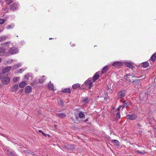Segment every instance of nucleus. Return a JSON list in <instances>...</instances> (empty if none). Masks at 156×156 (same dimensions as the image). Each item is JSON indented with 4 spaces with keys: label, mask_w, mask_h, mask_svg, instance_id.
I'll return each mask as SVG.
<instances>
[{
    "label": "nucleus",
    "mask_w": 156,
    "mask_h": 156,
    "mask_svg": "<svg viewBox=\"0 0 156 156\" xmlns=\"http://www.w3.org/2000/svg\"><path fill=\"white\" fill-rule=\"evenodd\" d=\"M8 52L9 54L11 55H14L18 53L19 52V50L17 48L12 47L9 49Z\"/></svg>",
    "instance_id": "nucleus-1"
},
{
    "label": "nucleus",
    "mask_w": 156,
    "mask_h": 156,
    "mask_svg": "<svg viewBox=\"0 0 156 156\" xmlns=\"http://www.w3.org/2000/svg\"><path fill=\"white\" fill-rule=\"evenodd\" d=\"M20 5L18 3H13L10 6V9L12 11H15L19 9Z\"/></svg>",
    "instance_id": "nucleus-2"
},
{
    "label": "nucleus",
    "mask_w": 156,
    "mask_h": 156,
    "mask_svg": "<svg viewBox=\"0 0 156 156\" xmlns=\"http://www.w3.org/2000/svg\"><path fill=\"white\" fill-rule=\"evenodd\" d=\"M92 79L89 78L84 83L85 85L88 87L89 89H90L93 85V83L92 82Z\"/></svg>",
    "instance_id": "nucleus-3"
},
{
    "label": "nucleus",
    "mask_w": 156,
    "mask_h": 156,
    "mask_svg": "<svg viewBox=\"0 0 156 156\" xmlns=\"http://www.w3.org/2000/svg\"><path fill=\"white\" fill-rule=\"evenodd\" d=\"M10 79L8 76L4 77L1 80L2 83L4 85H7L10 82Z\"/></svg>",
    "instance_id": "nucleus-4"
},
{
    "label": "nucleus",
    "mask_w": 156,
    "mask_h": 156,
    "mask_svg": "<svg viewBox=\"0 0 156 156\" xmlns=\"http://www.w3.org/2000/svg\"><path fill=\"white\" fill-rule=\"evenodd\" d=\"M7 154L9 156H18L17 154L12 150L7 148Z\"/></svg>",
    "instance_id": "nucleus-5"
},
{
    "label": "nucleus",
    "mask_w": 156,
    "mask_h": 156,
    "mask_svg": "<svg viewBox=\"0 0 156 156\" xmlns=\"http://www.w3.org/2000/svg\"><path fill=\"white\" fill-rule=\"evenodd\" d=\"M127 119L130 120L135 119L137 116L134 114H128L127 115Z\"/></svg>",
    "instance_id": "nucleus-6"
},
{
    "label": "nucleus",
    "mask_w": 156,
    "mask_h": 156,
    "mask_svg": "<svg viewBox=\"0 0 156 156\" xmlns=\"http://www.w3.org/2000/svg\"><path fill=\"white\" fill-rule=\"evenodd\" d=\"M125 96L124 91H121L119 92L117 95V99H119L124 97Z\"/></svg>",
    "instance_id": "nucleus-7"
},
{
    "label": "nucleus",
    "mask_w": 156,
    "mask_h": 156,
    "mask_svg": "<svg viewBox=\"0 0 156 156\" xmlns=\"http://www.w3.org/2000/svg\"><path fill=\"white\" fill-rule=\"evenodd\" d=\"M32 88L30 86H27L25 89V92L26 93L29 94L31 91Z\"/></svg>",
    "instance_id": "nucleus-8"
},
{
    "label": "nucleus",
    "mask_w": 156,
    "mask_h": 156,
    "mask_svg": "<svg viewBox=\"0 0 156 156\" xmlns=\"http://www.w3.org/2000/svg\"><path fill=\"white\" fill-rule=\"evenodd\" d=\"M11 66H7L5 68H3L2 69V73H4L8 72L11 69Z\"/></svg>",
    "instance_id": "nucleus-9"
},
{
    "label": "nucleus",
    "mask_w": 156,
    "mask_h": 156,
    "mask_svg": "<svg viewBox=\"0 0 156 156\" xmlns=\"http://www.w3.org/2000/svg\"><path fill=\"white\" fill-rule=\"evenodd\" d=\"M56 115L58 117L64 118L66 116V115L65 113H57L56 114Z\"/></svg>",
    "instance_id": "nucleus-10"
},
{
    "label": "nucleus",
    "mask_w": 156,
    "mask_h": 156,
    "mask_svg": "<svg viewBox=\"0 0 156 156\" xmlns=\"http://www.w3.org/2000/svg\"><path fill=\"white\" fill-rule=\"evenodd\" d=\"M122 62H116L113 63L112 66L115 67H118L122 65Z\"/></svg>",
    "instance_id": "nucleus-11"
},
{
    "label": "nucleus",
    "mask_w": 156,
    "mask_h": 156,
    "mask_svg": "<svg viewBox=\"0 0 156 156\" xmlns=\"http://www.w3.org/2000/svg\"><path fill=\"white\" fill-rule=\"evenodd\" d=\"M114 118L115 120H117L120 118V112L119 111H118L117 112V113L114 114Z\"/></svg>",
    "instance_id": "nucleus-12"
},
{
    "label": "nucleus",
    "mask_w": 156,
    "mask_h": 156,
    "mask_svg": "<svg viewBox=\"0 0 156 156\" xmlns=\"http://www.w3.org/2000/svg\"><path fill=\"white\" fill-rule=\"evenodd\" d=\"M18 86L16 84H15L11 88L12 91L16 92L18 90Z\"/></svg>",
    "instance_id": "nucleus-13"
},
{
    "label": "nucleus",
    "mask_w": 156,
    "mask_h": 156,
    "mask_svg": "<svg viewBox=\"0 0 156 156\" xmlns=\"http://www.w3.org/2000/svg\"><path fill=\"white\" fill-rule=\"evenodd\" d=\"M82 100L85 104H87L90 101L87 97L82 98Z\"/></svg>",
    "instance_id": "nucleus-14"
},
{
    "label": "nucleus",
    "mask_w": 156,
    "mask_h": 156,
    "mask_svg": "<svg viewBox=\"0 0 156 156\" xmlns=\"http://www.w3.org/2000/svg\"><path fill=\"white\" fill-rule=\"evenodd\" d=\"M99 75L98 74V72L96 73L93 77V81L94 82L99 78Z\"/></svg>",
    "instance_id": "nucleus-15"
},
{
    "label": "nucleus",
    "mask_w": 156,
    "mask_h": 156,
    "mask_svg": "<svg viewBox=\"0 0 156 156\" xmlns=\"http://www.w3.org/2000/svg\"><path fill=\"white\" fill-rule=\"evenodd\" d=\"M61 92L64 93H69L71 92V90L69 88H68L62 89L61 90Z\"/></svg>",
    "instance_id": "nucleus-16"
},
{
    "label": "nucleus",
    "mask_w": 156,
    "mask_h": 156,
    "mask_svg": "<svg viewBox=\"0 0 156 156\" xmlns=\"http://www.w3.org/2000/svg\"><path fill=\"white\" fill-rule=\"evenodd\" d=\"M129 103L128 101H124L123 103V105L122 106V109L123 108V107H127L129 106Z\"/></svg>",
    "instance_id": "nucleus-17"
},
{
    "label": "nucleus",
    "mask_w": 156,
    "mask_h": 156,
    "mask_svg": "<svg viewBox=\"0 0 156 156\" xmlns=\"http://www.w3.org/2000/svg\"><path fill=\"white\" fill-rule=\"evenodd\" d=\"M112 142L114 145L118 147H119V141L116 140H112Z\"/></svg>",
    "instance_id": "nucleus-18"
},
{
    "label": "nucleus",
    "mask_w": 156,
    "mask_h": 156,
    "mask_svg": "<svg viewBox=\"0 0 156 156\" xmlns=\"http://www.w3.org/2000/svg\"><path fill=\"white\" fill-rule=\"evenodd\" d=\"M125 65L127 67L131 69H133V65L131 63L129 62H125Z\"/></svg>",
    "instance_id": "nucleus-19"
},
{
    "label": "nucleus",
    "mask_w": 156,
    "mask_h": 156,
    "mask_svg": "<svg viewBox=\"0 0 156 156\" xmlns=\"http://www.w3.org/2000/svg\"><path fill=\"white\" fill-rule=\"evenodd\" d=\"M156 58V52L154 53L151 57L150 59L152 62H154Z\"/></svg>",
    "instance_id": "nucleus-20"
},
{
    "label": "nucleus",
    "mask_w": 156,
    "mask_h": 156,
    "mask_svg": "<svg viewBox=\"0 0 156 156\" xmlns=\"http://www.w3.org/2000/svg\"><path fill=\"white\" fill-rule=\"evenodd\" d=\"M48 86L49 89L51 90H54V85L53 83H51V81H50L49 83Z\"/></svg>",
    "instance_id": "nucleus-21"
},
{
    "label": "nucleus",
    "mask_w": 156,
    "mask_h": 156,
    "mask_svg": "<svg viewBox=\"0 0 156 156\" xmlns=\"http://www.w3.org/2000/svg\"><path fill=\"white\" fill-rule=\"evenodd\" d=\"M27 85V83L25 82H22L19 84V86L20 87L23 88Z\"/></svg>",
    "instance_id": "nucleus-22"
},
{
    "label": "nucleus",
    "mask_w": 156,
    "mask_h": 156,
    "mask_svg": "<svg viewBox=\"0 0 156 156\" xmlns=\"http://www.w3.org/2000/svg\"><path fill=\"white\" fill-rule=\"evenodd\" d=\"M108 67V65L104 67L101 71L102 73H105L107 71Z\"/></svg>",
    "instance_id": "nucleus-23"
},
{
    "label": "nucleus",
    "mask_w": 156,
    "mask_h": 156,
    "mask_svg": "<svg viewBox=\"0 0 156 156\" xmlns=\"http://www.w3.org/2000/svg\"><path fill=\"white\" fill-rule=\"evenodd\" d=\"M14 27V25L13 24H11L9 25H8L6 28L7 30L11 29L13 28Z\"/></svg>",
    "instance_id": "nucleus-24"
},
{
    "label": "nucleus",
    "mask_w": 156,
    "mask_h": 156,
    "mask_svg": "<svg viewBox=\"0 0 156 156\" xmlns=\"http://www.w3.org/2000/svg\"><path fill=\"white\" fill-rule=\"evenodd\" d=\"M85 115L83 112H80L79 114H78V116L79 117H80V118H82L83 119V118H84L85 117Z\"/></svg>",
    "instance_id": "nucleus-25"
},
{
    "label": "nucleus",
    "mask_w": 156,
    "mask_h": 156,
    "mask_svg": "<svg viewBox=\"0 0 156 156\" xmlns=\"http://www.w3.org/2000/svg\"><path fill=\"white\" fill-rule=\"evenodd\" d=\"M142 64V66L144 68H147L148 67V66H149V63L147 62H143Z\"/></svg>",
    "instance_id": "nucleus-26"
},
{
    "label": "nucleus",
    "mask_w": 156,
    "mask_h": 156,
    "mask_svg": "<svg viewBox=\"0 0 156 156\" xmlns=\"http://www.w3.org/2000/svg\"><path fill=\"white\" fill-rule=\"evenodd\" d=\"M80 87V85L78 83H76L72 86V88L73 89H76Z\"/></svg>",
    "instance_id": "nucleus-27"
},
{
    "label": "nucleus",
    "mask_w": 156,
    "mask_h": 156,
    "mask_svg": "<svg viewBox=\"0 0 156 156\" xmlns=\"http://www.w3.org/2000/svg\"><path fill=\"white\" fill-rule=\"evenodd\" d=\"M6 48L3 47H0V53H3L5 51Z\"/></svg>",
    "instance_id": "nucleus-28"
},
{
    "label": "nucleus",
    "mask_w": 156,
    "mask_h": 156,
    "mask_svg": "<svg viewBox=\"0 0 156 156\" xmlns=\"http://www.w3.org/2000/svg\"><path fill=\"white\" fill-rule=\"evenodd\" d=\"M21 66L20 63L15 65L13 67L12 69V70H15L17 68Z\"/></svg>",
    "instance_id": "nucleus-29"
},
{
    "label": "nucleus",
    "mask_w": 156,
    "mask_h": 156,
    "mask_svg": "<svg viewBox=\"0 0 156 156\" xmlns=\"http://www.w3.org/2000/svg\"><path fill=\"white\" fill-rule=\"evenodd\" d=\"M67 147L69 150L73 149L74 147V145L72 144L68 145Z\"/></svg>",
    "instance_id": "nucleus-30"
},
{
    "label": "nucleus",
    "mask_w": 156,
    "mask_h": 156,
    "mask_svg": "<svg viewBox=\"0 0 156 156\" xmlns=\"http://www.w3.org/2000/svg\"><path fill=\"white\" fill-rule=\"evenodd\" d=\"M58 104L60 105L61 106H63V101L60 99H58Z\"/></svg>",
    "instance_id": "nucleus-31"
},
{
    "label": "nucleus",
    "mask_w": 156,
    "mask_h": 156,
    "mask_svg": "<svg viewBox=\"0 0 156 156\" xmlns=\"http://www.w3.org/2000/svg\"><path fill=\"white\" fill-rule=\"evenodd\" d=\"M19 79V78L18 77H14L13 78V81L14 82L16 83L18 81Z\"/></svg>",
    "instance_id": "nucleus-32"
},
{
    "label": "nucleus",
    "mask_w": 156,
    "mask_h": 156,
    "mask_svg": "<svg viewBox=\"0 0 156 156\" xmlns=\"http://www.w3.org/2000/svg\"><path fill=\"white\" fill-rule=\"evenodd\" d=\"M136 153L137 154H144L145 153V152L144 151H141L139 150H137L136 151Z\"/></svg>",
    "instance_id": "nucleus-33"
},
{
    "label": "nucleus",
    "mask_w": 156,
    "mask_h": 156,
    "mask_svg": "<svg viewBox=\"0 0 156 156\" xmlns=\"http://www.w3.org/2000/svg\"><path fill=\"white\" fill-rule=\"evenodd\" d=\"M44 80L45 79L42 78L38 80L39 82L40 83H42L44 82Z\"/></svg>",
    "instance_id": "nucleus-34"
},
{
    "label": "nucleus",
    "mask_w": 156,
    "mask_h": 156,
    "mask_svg": "<svg viewBox=\"0 0 156 156\" xmlns=\"http://www.w3.org/2000/svg\"><path fill=\"white\" fill-rule=\"evenodd\" d=\"M6 38V36H4L0 37V41H3L5 40Z\"/></svg>",
    "instance_id": "nucleus-35"
},
{
    "label": "nucleus",
    "mask_w": 156,
    "mask_h": 156,
    "mask_svg": "<svg viewBox=\"0 0 156 156\" xmlns=\"http://www.w3.org/2000/svg\"><path fill=\"white\" fill-rule=\"evenodd\" d=\"M9 43V42H5L3 43H2L1 44V45L2 46H8V44Z\"/></svg>",
    "instance_id": "nucleus-36"
},
{
    "label": "nucleus",
    "mask_w": 156,
    "mask_h": 156,
    "mask_svg": "<svg viewBox=\"0 0 156 156\" xmlns=\"http://www.w3.org/2000/svg\"><path fill=\"white\" fill-rule=\"evenodd\" d=\"M38 132L39 133H41L42 135L44 136H46V134L45 133H44L41 130H38Z\"/></svg>",
    "instance_id": "nucleus-37"
},
{
    "label": "nucleus",
    "mask_w": 156,
    "mask_h": 156,
    "mask_svg": "<svg viewBox=\"0 0 156 156\" xmlns=\"http://www.w3.org/2000/svg\"><path fill=\"white\" fill-rule=\"evenodd\" d=\"M5 22V20L4 19H0V24H3Z\"/></svg>",
    "instance_id": "nucleus-38"
},
{
    "label": "nucleus",
    "mask_w": 156,
    "mask_h": 156,
    "mask_svg": "<svg viewBox=\"0 0 156 156\" xmlns=\"http://www.w3.org/2000/svg\"><path fill=\"white\" fill-rule=\"evenodd\" d=\"M122 107V105H120L119 106V107L117 108V109L115 110V112H116L118 111H119V110H120L121 108Z\"/></svg>",
    "instance_id": "nucleus-39"
},
{
    "label": "nucleus",
    "mask_w": 156,
    "mask_h": 156,
    "mask_svg": "<svg viewBox=\"0 0 156 156\" xmlns=\"http://www.w3.org/2000/svg\"><path fill=\"white\" fill-rule=\"evenodd\" d=\"M23 70H24L22 69H20L18 70L17 71V73H21L23 71Z\"/></svg>",
    "instance_id": "nucleus-40"
},
{
    "label": "nucleus",
    "mask_w": 156,
    "mask_h": 156,
    "mask_svg": "<svg viewBox=\"0 0 156 156\" xmlns=\"http://www.w3.org/2000/svg\"><path fill=\"white\" fill-rule=\"evenodd\" d=\"M89 120L88 118H87L86 119L83 120V122H87Z\"/></svg>",
    "instance_id": "nucleus-41"
},
{
    "label": "nucleus",
    "mask_w": 156,
    "mask_h": 156,
    "mask_svg": "<svg viewBox=\"0 0 156 156\" xmlns=\"http://www.w3.org/2000/svg\"><path fill=\"white\" fill-rule=\"evenodd\" d=\"M22 151L25 153H29V152H28L27 151L25 150H23Z\"/></svg>",
    "instance_id": "nucleus-42"
},
{
    "label": "nucleus",
    "mask_w": 156,
    "mask_h": 156,
    "mask_svg": "<svg viewBox=\"0 0 156 156\" xmlns=\"http://www.w3.org/2000/svg\"><path fill=\"white\" fill-rule=\"evenodd\" d=\"M29 153L31 154L32 155H35L34 153L33 152H29Z\"/></svg>",
    "instance_id": "nucleus-43"
},
{
    "label": "nucleus",
    "mask_w": 156,
    "mask_h": 156,
    "mask_svg": "<svg viewBox=\"0 0 156 156\" xmlns=\"http://www.w3.org/2000/svg\"><path fill=\"white\" fill-rule=\"evenodd\" d=\"M23 90L22 89H21L19 91V92L20 93V94H21L23 92Z\"/></svg>",
    "instance_id": "nucleus-44"
},
{
    "label": "nucleus",
    "mask_w": 156,
    "mask_h": 156,
    "mask_svg": "<svg viewBox=\"0 0 156 156\" xmlns=\"http://www.w3.org/2000/svg\"><path fill=\"white\" fill-rule=\"evenodd\" d=\"M3 76L2 75H0V80H2L3 78Z\"/></svg>",
    "instance_id": "nucleus-45"
},
{
    "label": "nucleus",
    "mask_w": 156,
    "mask_h": 156,
    "mask_svg": "<svg viewBox=\"0 0 156 156\" xmlns=\"http://www.w3.org/2000/svg\"><path fill=\"white\" fill-rule=\"evenodd\" d=\"M127 77H128V76H126V75H125V76H124V79L125 80H127L128 79Z\"/></svg>",
    "instance_id": "nucleus-46"
},
{
    "label": "nucleus",
    "mask_w": 156,
    "mask_h": 156,
    "mask_svg": "<svg viewBox=\"0 0 156 156\" xmlns=\"http://www.w3.org/2000/svg\"><path fill=\"white\" fill-rule=\"evenodd\" d=\"M137 126L138 127H140L141 126V125L140 123H138L137 124Z\"/></svg>",
    "instance_id": "nucleus-47"
},
{
    "label": "nucleus",
    "mask_w": 156,
    "mask_h": 156,
    "mask_svg": "<svg viewBox=\"0 0 156 156\" xmlns=\"http://www.w3.org/2000/svg\"><path fill=\"white\" fill-rule=\"evenodd\" d=\"M104 99L105 100L107 101L108 100V97L107 96L105 97L104 98Z\"/></svg>",
    "instance_id": "nucleus-48"
},
{
    "label": "nucleus",
    "mask_w": 156,
    "mask_h": 156,
    "mask_svg": "<svg viewBox=\"0 0 156 156\" xmlns=\"http://www.w3.org/2000/svg\"><path fill=\"white\" fill-rule=\"evenodd\" d=\"M126 76H130V73H127L126 74Z\"/></svg>",
    "instance_id": "nucleus-49"
},
{
    "label": "nucleus",
    "mask_w": 156,
    "mask_h": 156,
    "mask_svg": "<svg viewBox=\"0 0 156 156\" xmlns=\"http://www.w3.org/2000/svg\"><path fill=\"white\" fill-rule=\"evenodd\" d=\"M54 127L56 129H57L56 127H57V126L56 125H54Z\"/></svg>",
    "instance_id": "nucleus-50"
},
{
    "label": "nucleus",
    "mask_w": 156,
    "mask_h": 156,
    "mask_svg": "<svg viewBox=\"0 0 156 156\" xmlns=\"http://www.w3.org/2000/svg\"><path fill=\"white\" fill-rule=\"evenodd\" d=\"M6 10H7V9L6 8H5V9H3V10L4 11H6Z\"/></svg>",
    "instance_id": "nucleus-51"
},
{
    "label": "nucleus",
    "mask_w": 156,
    "mask_h": 156,
    "mask_svg": "<svg viewBox=\"0 0 156 156\" xmlns=\"http://www.w3.org/2000/svg\"><path fill=\"white\" fill-rule=\"evenodd\" d=\"M136 77V76H135V75H134L132 76V78H134V77Z\"/></svg>",
    "instance_id": "nucleus-52"
},
{
    "label": "nucleus",
    "mask_w": 156,
    "mask_h": 156,
    "mask_svg": "<svg viewBox=\"0 0 156 156\" xmlns=\"http://www.w3.org/2000/svg\"><path fill=\"white\" fill-rule=\"evenodd\" d=\"M76 119H77H77H78V117H77V116H76Z\"/></svg>",
    "instance_id": "nucleus-53"
},
{
    "label": "nucleus",
    "mask_w": 156,
    "mask_h": 156,
    "mask_svg": "<svg viewBox=\"0 0 156 156\" xmlns=\"http://www.w3.org/2000/svg\"><path fill=\"white\" fill-rule=\"evenodd\" d=\"M1 61H2L1 58L0 57V62H1Z\"/></svg>",
    "instance_id": "nucleus-54"
},
{
    "label": "nucleus",
    "mask_w": 156,
    "mask_h": 156,
    "mask_svg": "<svg viewBox=\"0 0 156 156\" xmlns=\"http://www.w3.org/2000/svg\"><path fill=\"white\" fill-rule=\"evenodd\" d=\"M135 81L134 80H133L132 82H134Z\"/></svg>",
    "instance_id": "nucleus-55"
},
{
    "label": "nucleus",
    "mask_w": 156,
    "mask_h": 156,
    "mask_svg": "<svg viewBox=\"0 0 156 156\" xmlns=\"http://www.w3.org/2000/svg\"><path fill=\"white\" fill-rule=\"evenodd\" d=\"M112 108H113V109H115V108L114 107H113Z\"/></svg>",
    "instance_id": "nucleus-56"
},
{
    "label": "nucleus",
    "mask_w": 156,
    "mask_h": 156,
    "mask_svg": "<svg viewBox=\"0 0 156 156\" xmlns=\"http://www.w3.org/2000/svg\"><path fill=\"white\" fill-rule=\"evenodd\" d=\"M48 136L49 137H50V135H48Z\"/></svg>",
    "instance_id": "nucleus-57"
},
{
    "label": "nucleus",
    "mask_w": 156,
    "mask_h": 156,
    "mask_svg": "<svg viewBox=\"0 0 156 156\" xmlns=\"http://www.w3.org/2000/svg\"><path fill=\"white\" fill-rule=\"evenodd\" d=\"M51 39H52V38H50L49 39V40Z\"/></svg>",
    "instance_id": "nucleus-58"
},
{
    "label": "nucleus",
    "mask_w": 156,
    "mask_h": 156,
    "mask_svg": "<svg viewBox=\"0 0 156 156\" xmlns=\"http://www.w3.org/2000/svg\"><path fill=\"white\" fill-rule=\"evenodd\" d=\"M1 2H2L1 0H0V3Z\"/></svg>",
    "instance_id": "nucleus-59"
},
{
    "label": "nucleus",
    "mask_w": 156,
    "mask_h": 156,
    "mask_svg": "<svg viewBox=\"0 0 156 156\" xmlns=\"http://www.w3.org/2000/svg\"><path fill=\"white\" fill-rule=\"evenodd\" d=\"M45 77V76H42V77Z\"/></svg>",
    "instance_id": "nucleus-60"
},
{
    "label": "nucleus",
    "mask_w": 156,
    "mask_h": 156,
    "mask_svg": "<svg viewBox=\"0 0 156 156\" xmlns=\"http://www.w3.org/2000/svg\"><path fill=\"white\" fill-rule=\"evenodd\" d=\"M8 2H9V1H8Z\"/></svg>",
    "instance_id": "nucleus-61"
},
{
    "label": "nucleus",
    "mask_w": 156,
    "mask_h": 156,
    "mask_svg": "<svg viewBox=\"0 0 156 156\" xmlns=\"http://www.w3.org/2000/svg\"><path fill=\"white\" fill-rule=\"evenodd\" d=\"M25 77H27V76H25Z\"/></svg>",
    "instance_id": "nucleus-62"
}]
</instances>
